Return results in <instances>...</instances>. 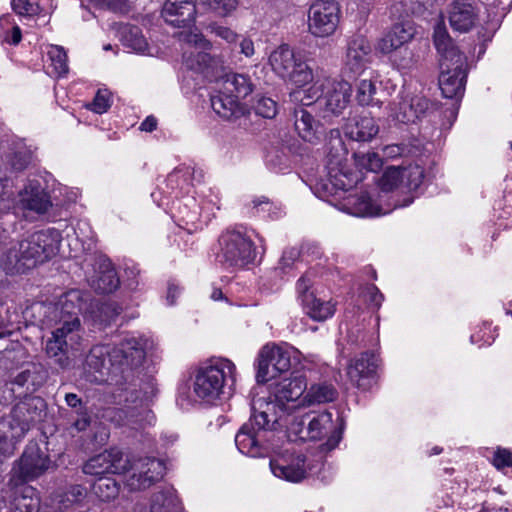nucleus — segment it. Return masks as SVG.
Segmentation results:
<instances>
[{
	"mask_svg": "<svg viewBox=\"0 0 512 512\" xmlns=\"http://www.w3.org/2000/svg\"><path fill=\"white\" fill-rule=\"evenodd\" d=\"M306 379L287 378L275 384L272 397L253 398L252 415L235 436L238 450L250 457H264L280 446L275 441L276 425L282 417L301 414L305 410Z\"/></svg>",
	"mask_w": 512,
	"mask_h": 512,
	"instance_id": "1",
	"label": "nucleus"
},
{
	"mask_svg": "<svg viewBox=\"0 0 512 512\" xmlns=\"http://www.w3.org/2000/svg\"><path fill=\"white\" fill-rule=\"evenodd\" d=\"M147 343L148 340L142 336L127 334L118 343L92 347L86 357L85 369L98 375H94L91 381L117 384L119 376L141 365Z\"/></svg>",
	"mask_w": 512,
	"mask_h": 512,
	"instance_id": "2",
	"label": "nucleus"
},
{
	"mask_svg": "<svg viewBox=\"0 0 512 512\" xmlns=\"http://www.w3.org/2000/svg\"><path fill=\"white\" fill-rule=\"evenodd\" d=\"M88 298V293L73 289L65 293L60 300L63 315L46 341L45 352L63 369L70 365L69 352L77 350L82 339L81 323L74 310L88 311Z\"/></svg>",
	"mask_w": 512,
	"mask_h": 512,
	"instance_id": "3",
	"label": "nucleus"
},
{
	"mask_svg": "<svg viewBox=\"0 0 512 512\" xmlns=\"http://www.w3.org/2000/svg\"><path fill=\"white\" fill-rule=\"evenodd\" d=\"M433 43L439 54V87L445 98L459 99L465 91L467 61L443 21L434 26Z\"/></svg>",
	"mask_w": 512,
	"mask_h": 512,
	"instance_id": "4",
	"label": "nucleus"
},
{
	"mask_svg": "<svg viewBox=\"0 0 512 512\" xmlns=\"http://www.w3.org/2000/svg\"><path fill=\"white\" fill-rule=\"evenodd\" d=\"M288 437L291 440L321 441L319 456L334 450L342 439V427L340 419L333 420L332 413L305 412L295 415L287 422Z\"/></svg>",
	"mask_w": 512,
	"mask_h": 512,
	"instance_id": "5",
	"label": "nucleus"
},
{
	"mask_svg": "<svg viewBox=\"0 0 512 512\" xmlns=\"http://www.w3.org/2000/svg\"><path fill=\"white\" fill-rule=\"evenodd\" d=\"M236 376V366L231 360L213 358L196 371L193 392L197 398L213 403L231 394Z\"/></svg>",
	"mask_w": 512,
	"mask_h": 512,
	"instance_id": "6",
	"label": "nucleus"
},
{
	"mask_svg": "<svg viewBox=\"0 0 512 512\" xmlns=\"http://www.w3.org/2000/svg\"><path fill=\"white\" fill-rule=\"evenodd\" d=\"M45 404L41 398H31L14 406L11 413L0 419V463L11 456L31 425L41 418Z\"/></svg>",
	"mask_w": 512,
	"mask_h": 512,
	"instance_id": "7",
	"label": "nucleus"
},
{
	"mask_svg": "<svg viewBox=\"0 0 512 512\" xmlns=\"http://www.w3.org/2000/svg\"><path fill=\"white\" fill-rule=\"evenodd\" d=\"M126 405L112 411L110 420L118 426H127L133 430L143 429L155 421L153 412L148 408L149 403L157 394L156 383L153 379L143 382L139 390L125 391Z\"/></svg>",
	"mask_w": 512,
	"mask_h": 512,
	"instance_id": "8",
	"label": "nucleus"
},
{
	"mask_svg": "<svg viewBox=\"0 0 512 512\" xmlns=\"http://www.w3.org/2000/svg\"><path fill=\"white\" fill-rule=\"evenodd\" d=\"M352 94V87L345 80L325 79L316 81L307 90L295 91L291 96L300 100L303 106H310L314 101H319L325 111L333 115H340L348 106Z\"/></svg>",
	"mask_w": 512,
	"mask_h": 512,
	"instance_id": "9",
	"label": "nucleus"
},
{
	"mask_svg": "<svg viewBox=\"0 0 512 512\" xmlns=\"http://www.w3.org/2000/svg\"><path fill=\"white\" fill-rule=\"evenodd\" d=\"M272 71L284 81L298 87L305 86L314 79L313 70L307 64L301 51L288 44H281L273 49L268 57Z\"/></svg>",
	"mask_w": 512,
	"mask_h": 512,
	"instance_id": "10",
	"label": "nucleus"
},
{
	"mask_svg": "<svg viewBox=\"0 0 512 512\" xmlns=\"http://www.w3.org/2000/svg\"><path fill=\"white\" fill-rule=\"evenodd\" d=\"M301 352L288 344L265 345L258 356L256 379L266 383L297 366L301 361Z\"/></svg>",
	"mask_w": 512,
	"mask_h": 512,
	"instance_id": "11",
	"label": "nucleus"
},
{
	"mask_svg": "<svg viewBox=\"0 0 512 512\" xmlns=\"http://www.w3.org/2000/svg\"><path fill=\"white\" fill-rule=\"evenodd\" d=\"M324 467L322 456L310 457L301 453H284L270 460L272 474L291 483L318 475Z\"/></svg>",
	"mask_w": 512,
	"mask_h": 512,
	"instance_id": "12",
	"label": "nucleus"
},
{
	"mask_svg": "<svg viewBox=\"0 0 512 512\" xmlns=\"http://www.w3.org/2000/svg\"><path fill=\"white\" fill-rule=\"evenodd\" d=\"M341 9L335 0H315L308 9V31L316 38L332 36L340 23Z\"/></svg>",
	"mask_w": 512,
	"mask_h": 512,
	"instance_id": "13",
	"label": "nucleus"
},
{
	"mask_svg": "<svg viewBox=\"0 0 512 512\" xmlns=\"http://www.w3.org/2000/svg\"><path fill=\"white\" fill-rule=\"evenodd\" d=\"M61 240L57 229L37 231L19 241L9 250L8 256H56L61 252Z\"/></svg>",
	"mask_w": 512,
	"mask_h": 512,
	"instance_id": "14",
	"label": "nucleus"
},
{
	"mask_svg": "<svg viewBox=\"0 0 512 512\" xmlns=\"http://www.w3.org/2000/svg\"><path fill=\"white\" fill-rule=\"evenodd\" d=\"M51 460L36 443H29L12 469L11 481L22 484L33 481L51 468Z\"/></svg>",
	"mask_w": 512,
	"mask_h": 512,
	"instance_id": "15",
	"label": "nucleus"
},
{
	"mask_svg": "<svg viewBox=\"0 0 512 512\" xmlns=\"http://www.w3.org/2000/svg\"><path fill=\"white\" fill-rule=\"evenodd\" d=\"M218 255L222 256H263L266 249L263 239L257 243L235 228H227L218 238Z\"/></svg>",
	"mask_w": 512,
	"mask_h": 512,
	"instance_id": "16",
	"label": "nucleus"
},
{
	"mask_svg": "<svg viewBox=\"0 0 512 512\" xmlns=\"http://www.w3.org/2000/svg\"><path fill=\"white\" fill-rule=\"evenodd\" d=\"M180 40L191 47L190 51L183 53V64L189 70L202 73L206 77L209 74L214 58L207 53L212 44L201 33H181Z\"/></svg>",
	"mask_w": 512,
	"mask_h": 512,
	"instance_id": "17",
	"label": "nucleus"
},
{
	"mask_svg": "<svg viewBox=\"0 0 512 512\" xmlns=\"http://www.w3.org/2000/svg\"><path fill=\"white\" fill-rule=\"evenodd\" d=\"M129 470L132 472L126 480V485L131 491H138L149 488L159 481L164 475L165 464L160 459L145 457L130 461Z\"/></svg>",
	"mask_w": 512,
	"mask_h": 512,
	"instance_id": "18",
	"label": "nucleus"
},
{
	"mask_svg": "<svg viewBox=\"0 0 512 512\" xmlns=\"http://www.w3.org/2000/svg\"><path fill=\"white\" fill-rule=\"evenodd\" d=\"M433 109L434 104L424 96L401 92L398 100L392 104L391 116L398 122L408 124L425 117Z\"/></svg>",
	"mask_w": 512,
	"mask_h": 512,
	"instance_id": "19",
	"label": "nucleus"
},
{
	"mask_svg": "<svg viewBox=\"0 0 512 512\" xmlns=\"http://www.w3.org/2000/svg\"><path fill=\"white\" fill-rule=\"evenodd\" d=\"M130 458L119 449L111 448L90 458L84 465L85 474L100 476L104 474H121L128 471Z\"/></svg>",
	"mask_w": 512,
	"mask_h": 512,
	"instance_id": "20",
	"label": "nucleus"
},
{
	"mask_svg": "<svg viewBox=\"0 0 512 512\" xmlns=\"http://www.w3.org/2000/svg\"><path fill=\"white\" fill-rule=\"evenodd\" d=\"M371 57L372 49L369 41L361 35L354 36L347 44L344 68L353 75H359L365 71Z\"/></svg>",
	"mask_w": 512,
	"mask_h": 512,
	"instance_id": "21",
	"label": "nucleus"
},
{
	"mask_svg": "<svg viewBox=\"0 0 512 512\" xmlns=\"http://www.w3.org/2000/svg\"><path fill=\"white\" fill-rule=\"evenodd\" d=\"M93 270L88 276L90 286L99 293H111L120 285L114 265L110 258H93Z\"/></svg>",
	"mask_w": 512,
	"mask_h": 512,
	"instance_id": "22",
	"label": "nucleus"
},
{
	"mask_svg": "<svg viewBox=\"0 0 512 512\" xmlns=\"http://www.w3.org/2000/svg\"><path fill=\"white\" fill-rule=\"evenodd\" d=\"M196 2V0H167L162 9V17L173 27H189L196 20Z\"/></svg>",
	"mask_w": 512,
	"mask_h": 512,
	"instance_id": "23",
	"label": "nucleus"
},
{
	"mask_svg": "<svg viewBox=\"0 0 512 512\" xmlns=\"http://www.w3.org/2000/svg\"><path fill=\"white\" fill-rule=\"evenodd\" d=\"M18 207L23 211L44 215L52 207L48 193L36 181H30L19 192Z\"/></svg>",
	"mask_w": 512,
	"mask_h": 512,
	"instance_id": "24",
	"label": "nucleus"
},
{
	"mask_svg": "<svg viewBox=\"0 0 512 512\" xmlns=\"http://www.w3.org/2000/svg\"><path fill=\"white\" fill-rule=\"evenodd\" d=\"M450 26L459 32H468L478 20V10L473 0H454L448 11Z\"/></svg>",
	"mask_w": 512,
	"mask_h": 512,
	"instance_id": "25",
	"label": "nucleus"
},
{
	"mask_svg": "<svg viewBox=\"0 0 512 512\" xmlns=\"http://www.w3.org/2000/svg\"><path fill=\"white\" fill-rule=\"evenodd\" d=\"M375 369L374 355L365 352L350 361L346 373L353 385L366 390L371 386Z\"/></svg>",
	"mask_w": 512,
	"mask_h": 512,
	"instance_id": "26",
	"label": "nucleus"
},
{
	"mask_svg": "<svg viewBox=\"0 0 512 512\" xmlns=\"http://www.w3.org/2000/svg\"><path fill=\"white\" fill-rule=\"evenodd\" d=\"M415 35V28L409 22L397 23L380 39L378 49L383 54L392 53L410 42Z\"/></svg>",
	"mask_w": 512,
	"mask_h": 512,
	"instance_id": "27",
	"label": "nucleus"
},
{
	"mask_svg": "<svg viewBox=\"0 0 512 512\" xmlns=\"http://www.w3.org/2000/svg\"><path fill=\"white\" fill-rule=\"evenodd\" d=\"M174 217L177 225L189 234L201 229L200 206L194 197L178 201Z\"/></svg>",
	"mask_w": 512,
	"mask_h": 512,
	"instance_id": "28",
	"label": "nucleus"
},
{
	"mask_svg": "<svg viewBox=\"0 0 512 512\" xmlns=\"http://www.w3.org/2000/svg\"><path fill=\"white\" fill-rule=\"evenodd\" d=\"M294 125L299 136L309 143H316L323 134L320 124L303 107L294 110Z\"/></svg>",
	"mask_w": 512,
	"mask_h": 512,
	"instance_id": "29",
	"label": "nucleus"
},
{
	"mask_svg": "<svg viewBox=\"0 0 512 512\" xmlns=\"http://www.w3.org/2000/svg\"><path fill=\"white\" fill-rule=\"evenodd\" d=\"M211 107L217 115L229 121L240 118L245 112L237 98L226 91L211 96Z\"/></svg>",
	"mask_w": 512,
	"mask_h": 512,
	"instance_id": "30",
	"label": "nucleus"
},
{
	"mask_svg": "<svg viewBox=\"0 0 512 512\" xmlns=\"http://www.w3.org/2000/svg\"><path fill=\"white\" fill-rule=\"evenodd\" d=\"M342 209L357 217H372L384 214L381 208L373 203L368 193L362 192L359 195H349L344 203Z\"/></svg>",
	"mask_w": 512,
	"mask_h": 512,
	"instance_id": "31",
	"label": "nucleus"
},
{
	"mask_svg": "<svg viewBox=\"0 0 512 512\" xmlns=\"http://www.w3.org/2000/svg\"><path fill=\"white\" fill-rule=\"evenodd\" d=\"M117 37L126 48L139 54H150L147 40L139 27L121 23L117 28Z\"/></svg>",
	"mask_w": 512,
	"mask_h": 512,
	"instance_id": "32",
	"label": "nucleus"
},
{
	"mask_svg": "<svg viewBox=\"0 0 512 512\" xmlns=\"http://www.w3.org/2000/svg\"><path fill=\"white\" fill-rule=\"evenodd\" d=\"M302 305L306 315L318 322L331 318L336 311V303L333 300H324L314 294L306 295Z\"/></svg>",
	"mask_w": 512,
	"mask_h": 512,
	"instance_id": "33",
	"label": "nucleus"
},
{
	"mask_svg": "<svg viewBox=\"0 0 512 512\" xmlns=\"http://www.w3.org/2000/svg\"><path fill=\"white\" fill-rule=\"evenodd\" d=\"M378 132V124L375 119L368 114L354 118L353 122L347 126V134L352 140L356 141H370Z\"/></svg>",
	"mask_w": 512,
	"mask_h": 512,
	"instance_id": "34",
	"label": "nucleus"
},
{
	"mask_svg": "<svg viewBox=\"0 0 512 512\" xmlns=\"http://www.w3.org/2000/svg\"><path fill=\"white\" fill-rule=\"evenodd\" d=\"M92 307L90 317L92 318L95 325L99 328H104L113 323L121 313V307L115 302H105L101 304H95Z\"/></svg>",
	"mask_w": 512,
	"mask_h": 512,
	"instance_id": "35",
	"label": "nucleus"
},
{
	"mask_svg": "<svg viewBox=\"0 0 512 512\" xmlns=\"http://www.w3.org/2000/svg\"><path fill=\"white\" fill-rule=\"evenodd\" d=\"M178 505L176 492L172 487L163 486L151 498L150 512H173Z\"/></svg>",
	"mask_w": 512,
	"mask_h": 512,
	"instance_id": "36",
	"label": "nucleus"
},
{
	"mask_svg": "<svg viewBox=\"0 0 512 512\" xmlns=\"http://www.w3.org/2000/svg\"><path fill=\"white\" fill-rule=\"evenodd\" d=\"M337 392L335 388L326 383L311 385L305 391V409L315 404H323L335 400Z\"/></svg>",
	"mask_w": 512,
	"mask_h": 512,
	"instance_id": "37",
	"label": "nucleus"
},
{
	"mask_svg": "<svg viewBox=\"0 0 512 512\" xmlns=\"http://www.w3.org/2000/svg\"><path fill=\"white\" fill-rule=\"evenodd\" d=\"M223 89L227 93H235V97H246L253 91V84L248 76L243 74H234L226 76L223 80Z\"/></svg>",
	"mask_w": 512,
	"mask_h": 512,
	"instance_id": "38",
	"label": "nucleus"
},
{
	"mask_svg": "<svg viewBox=\"0 0 512 512\" xmlns=\"http://www.w3.org/2000/svg\"><path fill=\"white\" fill-rule=\"evenodd\" d=\"M376 94V81L372 78L362 79L357 86L356 100L362 106H377L381 101Z\"/></svg>",
	"mask_w": 512,
	"mask_h": 512,
	"instance_id": "39",
	"label": "nucleus"
},
{
	"mask_svg": "<svg viewBox=\"0 0 512 512\" xmlns=\"http://www.w3.org/2000/svg\"><path fill=\"white\" fill-rule=\"evenodd\" d=\"M93 493L101 501H111L115 499L119 494V485L115 479L111 477H100L98 478L93 486Z\"/></svg>",
	"mask_w": 512,
	"mask_h": 512,
	"instance_id": "40",
	"label": "nucleus"
},
{
	"mask_svg": "<svg viewBox=\"0 0 512 512\" xmlns=\"http://www.w3.org/2000/svg\"><path fill=\"white\" fill-rule=\"evenodd\" d=\"M47 55L50 60V66L53 68V73L58 76H64L68 73V60L67 53L62 46L49 45Z\"/></svg>",
	"mask_w": 512,
	"mask_h": 512,
	"instance_id": "41",
	"label": "nucleus"
},
{
	"mask_svg": "<svg viewBox=\"0 0 512 512\" xmlns=\"http://www.w3.org/2000/svg\"><path fill=\"white\" fill-rule=\"evenodd\" d=\"M390 54L392 65L398 70H409L415 64L414 53L408 47H401Z\"/></svg>",
	"mask_w": 512,
	"mask_h": 512,
	"instance_id": "42",
	"label": "nucleus"
},
{
	"mask_svg": "<svg viewBox=\"0 0 512 512\" xmlns=\"http://www.w3.org/2000/svg\"><path fill=\"white\" fill-rule=\"evenodd\" d=\"M11 20L12 18L10 15H2L0 17V26L5 33V42L11 45H17L22 39V32L20 27L17 24L12 23Z\"/></svg>",
	"mask_w": 512,
	"mask_h": 512,
	"instance_id": "43",
	"label": "nucleus"
},
{
	"mask_svg": "<svg viewBox=\"0 0 512 512\" xmlns=\"http://www.w3.org/2000/svg\"><path fill=\"white\" fill-rule=\"evenodd\" d=\"M355 161L361 169L378 172L383 165L382 158L375 152L355 153Z\"/></svg>",
	"mask_w": 512,
	"mask_h": 512,
	"instance_id": "44",
	"label": "nucleus"
},
{
	"mask_svg": "<svg viewBox=\"0 0 512 512\" xmlns=\"http://www.w3.org/2000/svg\"><path fill=\"white\" fill-rule=\"evenodd\" d=\"M200 5L214 11L220 16H227L238 6V0H196Z\"/></svg>",
	"mask_w": 512,
	"mask_h": 512,
	"instance_id": "45",
	"label": "nucleus"
},
{
	"mask_svg": "<svg viewBox=\"0 0 512 512\" xmlns=\"http://www.w3.org/2000/svg\"><path fill=\"white\" fill-rule=\"evenodd\" d=\"M424 179V169L419 165L410 166L402 171V182L409 190H417Z\"/></svg>",
	"mask_w": 512,
	"mask_h": 512,
	"instance_id": "46",
	"label": "nucleus"
},
{
	"mask_svg": "<svg viewBox=\"0 0 512 512\" xmlns=\"http://www.w3.org/2000/svg\"><path fill=\"white\" fill-rule=\"evenodd\" d=\"M85 497V492L82 486L74 485L68 488L66 492L59 495L60 508L68 509L74 504L80 503Z\"/></svg>",
	"mask_w": 512,
	"mask_h": 512,
	"instance_id": "47",
	"label": "nucleus"
},
{
	"mask_svg": "<svg viewBox=\"0 0 512 512\" xmlns=\"http://www.w3.org/2000/svg\"><path fill=\"white\" fill-rule=\"evenodd\" d=\"M402 182V171L397 168L387 169L379 180V187L384 192L392 191Z\"/></svg>",
	"mask_w": 512,
	"mask_h": 512,
	"instance_id": "48",
	"label": "nucleus"
},
{
	"mask_svg": "<svg viewBox=\"0 0 512 512\" xmlns=\"http://www.w3.org/2000/svg\"><path fill=\"white\" fill-rule=\"evenodd\" d=\"M361 296L370 308H374L376 310L381 307L382 302L384 301V295L373 284L365 286L361 292Z\"/></svg>",
	"mask_w": 512,
	"mask_h": 512,
	"instance_id": "49",
	"label": "nucleus"
},
{
	"mask_svg": "<svg viewBox=\"0 0 512 512\" xmlns=\"http://www.w3.org/2000/svg\"><path fill=\"white\" fill-rule=\"evenodd\" d=\"M11 6L13 11L21 17L30 18L39 13L38 4L29 0H11Z\"/></svg>",
	"mask_w": 512,
	"mask_h": 512,
	"instance_id": "50",
	"label": "nucleus"
},
{
	"mask_svg": "<svg viewBox=\"0 0 512 512\" xmlns=\"http://www.w3.org/2000/svg\"><path fill=\"white\" fill-rule=\"evenodd\" d=\"M34 505L32 500L28 502L26 497L16 498L12 506H9L6 501L0 499V512H33Z\"/></svg>",
	"mask_w": 512,
	"mask_h": 512,
	"instance_id": "51",
	"label": "nucleus"
},
{
	"mask_svg": "<svg viewBox=\"0 0 512 512\" xmlns=\"http://www.w3.org/2000/svg\"><path fill=\"white\" fill-rule=\"evenodd\" d=\"M111 106L110 94L107 90H98L92 103L88 105V108L95 113H105Z\"/></svg>",
	"mask_w": 512,
	"mask_h": 512,
	"instance_id": "52",
	"label": "nucleus"
},
{
	"mask_svg": "<svg viewBox=\"0 0 512 512\" xmlns=\"http://www.w3.org/2000/svg\"><path fill=\"white\" fill-rule=\"evenodd\" d=\"M255 112L264 118H273L277 113V104L268 97H261L255 104Z\"/></svg>",
	"mask_w": 512,
	"mask_h": 512,
	"instance_id": "53",
	"label": "nucleus"
},
{
	"mask_svg": "<svg viewBox=\"0 0 512 512\" xmlns=\"http://www.w3.org/2000/svg\"><path fill=\"white\" fill-rule=\"evenodd\" d=\"M31 162V153L23 150L17 151L9 157V166L12 171H23Z\"/></svg>",
	"mask_w": 512,
	"mask_h": 512,
	"instance_id": "54",
	"label": "nucleus"
},
{
	"mask_svg": "<svg viewBox=\"0 0 512 512\" xmlns=\"http://www.w3.org/2000/svg\"><path fill=\"white\" fill-rule=\"evenodd\" d=\"M208 28L211 33L221 38L228 44H234L239 39V35L229 27L222 26L217 23H211Z\"/></svg>",
	"mask_w": 512,
	"mask_h": 512,
	"instance_id": "55",
	"label": "nucleus"
},
{
	"mask_svg": "<svg viewBox=\"0 0 512 512\" xmlns=\"http://www.w3.org/2000/svg\"><path fill=\"white\" fill-rule=\"evenodd\" d=\"M493 465L497 470L512 466V452L507 448L498 447L494 452Z\"/></svg>",
	"mask_w": 512,
	"mask_h": 512,
	"instance_id": "56",
	"label": "nucleus"
},
{
	"mask_svg": "<svg viewBox=\"0 0 512 512\" xmlns=\"http://www.w3.org/2000/svg\"><path fill=\"white\" fill-rule=\"evenodd\" d=\"M291 255L297 254V256H310L322 253L319 244L315 241L306 240L301 243L297 251H290Z\"/></svg>",
	"mask_w": 512,
	"mask_h": 512,
	"instance_id": "57",
	"label": "nucleus"
},
{
	"mask_svg": "<svg viewBox=\"0 0 512 512\" xmlns=\"http://www.w3.org/2000/svg\"><path fill=\"white\" fill-rule=\"evenodd\" d=\"M268 163L276 172H282L289 168L288 158L284 154L278 152L268 156Z\"/></svg>",
	"mask_w": 512,
	"mask_h": 512,
	"instance_id": "58",
	"label": "nucleus"
},
{
	"mask_svg": "<svg viewBox=\"0 0 512 512\" xmlns=\"http://www.w3.org/2000/svg\"><path fill=\"white\" fill-rule=\"evenodd\" d=\"M139 269L137 267H128L125 270V279L124 284L130 290H136L140 284L138 279L139 277Z\"/></svg>",
	"mask_w": 512,
	"mask_h": 512,
	"instance_id": "59",
	"label": "nucleus"
},
{
	"mask_svg": "<svg viewBox=\"0 0 512 512\" xmlns=\"http://www.w3.org/2000/svg\"><path fill=\"white\" fill-rule=\"evenodd\" d=\"M334 169L331 168L329 172V182L332 186L340 190H348L351 187V184L347 181L346 176L341 173L335 172L333 174Z\"/></svg>",
	"mask_w": 512,
	"mask_h": 512,
	"instance_id": "60",
	"label": "nucleus"
},
{
	"mask_svg": "<svg viewBox=\"0 0 512 512\" xmlns=\"http://www.w3.org/2000/svg\"><path fill=\"white\" fill-rule=\"evenodd\" d=\"M9 178L0 173V203H10L13 199V191L9 189Z\"/></svg>",
	"mask_w": 512,
	"mask_h": 512,
	"instance_id": "61",
	"label": "nucleus"
},
{
	"mask_svg": "<svg viewBox=\"0 0 512 512\" xmlns=\"http://www.w3.org/2000/svg\"><path fill=\"white\" fill-rule=\"evenodd\" d=\"M253 209L256 210L257 213L260 212H272V208L274 204L270 201L266 196H259L253 199L252 201Z\"/></svg>",
	"mask_w": 512,
	"mask_h": 512,
	"instance_id": "62",
	"label": "nucleus"
},
{
	"mask_svg": "<svg viewBox=\"0 0 512 512\" xmlns=\"http://www.w3.org/2000/svg\"><path fill=\"white\" fill-rule=\"evenodd\" d=\"M311 283L312 282L307 275L302 276L297 281L296 290H297V293H298L302 303H303V299L306 297V295L314 294L313 292L309 291V289L311 287Z\"/></svg>",
	"mask_w": 512,
	"mask_h": 512,
	"instance_id": "63",
	"label": "nucleus"
},
{
	"mask_svg": "<svg viewBox=\"0 0 512 512\" xmlns=\"http://www.w3.org/2000/svg\"><path fill=\"white\" fill-rule=\"evenodd\" d=\"M78 418L72 423V428L77 432L84 431L90 425V416L87 410L80 411L77 413Z\"/></svg>",
	"mask_w": 512,
	"mask_h": 512,
	"instance_id": "64",
	"label": "nucleus"
}]
</instances>
